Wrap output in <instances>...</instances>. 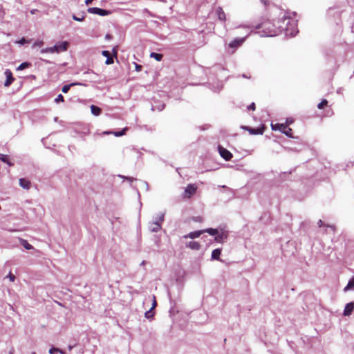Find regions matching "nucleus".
I'll return each mask as SVG.
<instances>
[{"label": "nucleus", "mask_w": 354, "mask_h": 354, "mask_svg": "<svg viewBox=\"0 0 354 354\" xmlns=\"http://www.w3.org/2000/svg\"><path fill=\"white\" fill-rule=\"evenodd\" d=\"M64 101V98L62 94L58 95V96L55 98V102L57 103L63 102Z\"/></svg>", "instance_id": "c756f323"}, {"label": "nucleus", "mask_w": 354, "mask_h": 354, "mask_svg": "<svg viewBox=\"0 0 354 354\" xmlns=\"http://www.w3.org/2000/svg\"><path fill=\"white\" fill-rule=\"evenodd\" d=\"M127 130V128H124L120 131L113 132V133L110 132V131H104L103 133L104 134L113 133L115 136L119 137V136H122L124 135Z\"/></svg>", "instance_id": "412c9836"}, {"label": "nucleus", "mask_w": 354, "mask_h": 354, "mask_svg": "<svg viewBox=\"0 0 354 354\" xmlns=\"http://www.w3.org/2000/svg\"><path fill=\"white\" fill-rule=\"evenodd\" d=\"M151 57L154 58L156 60L160 62L162 60L163 55L160 53H151L150 55Z\"/></svg>", "instance_id": "5701e85b"}, {"label": "nucleus", "mask_w": 354, "mask_h": 354, "mask_svg": "<svg viewBox=\"0 0 354 354\" xmlns=\"http://www.w3.org/2000/svg\"><path fill=\"white\" fill-rule=\"evenodd\" d=\"M93 1V0H86V1H85V3H86V5H88V4H90Z\"/></svg>", "instance_id": "58836bf2"}, {"label": "nucleus", "mask_w": 354, "mask_h": 354, "mask_svg": "<svg viewBox=\"0 0 354 354\" xmlns=\"http://www.w3.org/2000/svg\"><path fill=\"white\" fill-rule=\"evenodd\" d=\"M5 75L6 76V82L4 83V86H9L14 82L15 78L12 76V73L11 71L9 70V69H7L5 71Z\"/></svg>", "instance_id": "1a4fd4ad"}, {"label": "nucleus", "mask_w": 354, "mask_h": 354, "mask_svg": "<svg viewBox=\"0 0 354 354\" xmlns=\"http://www.w3.org/2000/svg\"><path fill=\"white\" fill-rule=\"evenodd\" d=\"M215 241L216 242H219V243H221L223 241V236L222 234H217L216 236H215Z\"/></svg>", "instance_id": "7c9ffc66"}, {"label": "nucleus", "mask_w": 354, "mask_h": 354, "mask_svg": "<svg viewBox=\"0 0 354 354\" xmlns=\"http://www.w3.org/2000/svg\"><path fill=\"white\" fill-rule=\"evenodd\" d=\"M248 34L245 35L243 38H236L232 42L229 44V47L232 48H236L242 45V44L245 40V38L248 37Z\"/></svg>", "instance_id": "0eeeda50"}, {"label": "nucleus", "mask_w": 354, "mask_h": 354, "mask_svg": "<svg viewBox=\"0 0 354 354\" xmlns=\"http://www.w3.org/2000/svg\"><path fill=\"white\" fill-rule=\"evenodd\" d=\"M136 64V70L137 71H140L141 69H142V66L141 65H138L137 64Z\"/></svg>", "instance_id": "c9c22d12"}, {"label": "nucleus", "mask_w": 354, "mask_h": 354, "mask_svg": "<svg viewBox=\"0 0 354 354\" xmlns=\"http://www.w3.org/2000/svg\"><path fill=\"white\" fill-rule=\"evenodd\" d=\"M32 354H36L35 353H32Z\"/></svg>", "instance_id": "79ce46f5"}, {"label": "nucleus", "mask_w": 354, "mask_h": 354, "mask_svg": "<svg viewBox=\"0 0 354 354\" xmlns=\"http://www.w3.org/2000/svg\"><path fill=\"white\" fill-rule=\"evenodd\" d=\"M327 105H328V101L326 99H324L322 100V102L318 104L317 108L319 109H323Z\"/></svg>", "instance_id": "bb28decb"}, {"label": "nucleus", "mask_w": 354, "mask_h": 354, "mask_svg": "<svg viewBox=\"0 0 354 354\" xmlns=\"http://www.w3.org/2000/svg\"><path fill=\"white\" fill-rule=\"evenodd\" d=\"M157 306V302H156V297L153 295V304H152V308H156Z\"/></svg>", "instance_id": "72a5a7b5"}, {"label": "nucleus", "mask_w": 354, "mask_h": 354, "mask_svg": "<svg viewBox=\"0 0 354 354\" xmlns=\"http://www.w3.org/2000/svg\"><path fill=\"white\" fill-rule=\"evenodd\" d=\"M91 113L95 115H99L102 112L101 109L95 105H91Z\"/></svg>", "instance_id": "aec40b11"}, {"label": "nucleus", "mask_w": 354, "mask_h": 354, "mask_svg": "<svg viewBox=\"0 0 354 354\" xmlns=\"http://www.w3.org/2000/svg\"><path fill=\"white\" fill-rule=\"evenodd\" d=\"M354 288V277L348 281L347 286L344 288V291Z\"/></svg>", "instance_id": "a878e982"}, {"label": "nucleus", "mask_w": 354, "mask_h": 354, "mask_svg": "<svg viewBox=\"0 0 354 354\" xmlns=\"http://www.w3.org/2000/svg\"><path fill=\"white\" fill-rule=\"evenodd\" d=\"M44 45V41H41V40H37L36 41L33 45H32V48H41V46H43Z\"/></svg>", "instance_id": "c85d7f7f"}, {"label": "nucleus", "mask_w": 354, "mask_h": 354, "mask_svg": "<svg viewBox=\"0 0 354 354\" xmlns=\"http://www.w3.org/2000/svg\"><path fill=\"white\" fill-rule=\"evenodd\" d=\"M216 15L218 16V18L221 20V21H225V19H226V17H225V12L223 10V9L221 8H218L216 10Z\"/></svg>", "instance_id": "f3484780"}, {"label": "nucleus", "mask_w": 354, "mask_h": 354, "mask_svg": "<svg viewBox=\"0 0 354 354\" xmlns=\"http://www.w3.org/2000/svg\"><path fill=\"white\" fill-rule=\"evenodd\" d=\"M203 231H204V232H207L208 234H209L210 235H212V236L217 235L218 234V230L214 229V228H208Z\"/></svg>", "instance_id": "b1692460"}, {"label": "nucleus", "mask_w": 354, "mask_h": 354, "mask_svg": "<svg viewBox=\"0 0 354 354\" xmlns=\"http://www.w3.org/2000/svg\"><path fill=\"white\" fill-rule=\"evenodd\" d=\"M88 12L89 13L98 15L100 16H106V15H109L111 14V11H109V10H104V9L95 8V7L89 8L88 9Z\"/></svg>", "instance_id": "39448f33"}, {"label": "nucleus", "mask_w": 354, "mask_h": 354, "mask_svg": "<svg viewBox=\"0 0 354 354\" xmlns=\"http://www.w3.org/2000/svg\"><path fill=\"white\" fill-rule=\"evenodd\" d=\"M75 85H80V83H71L70 84L64 85L62 87V91L63 93H66L69 91L70 88L71 86H75Z\"/></svg>", "instance_id": "4be33fe9"}, {"label": "nucleus", "mask_w": 354, "mask_h": 354, "mask_svg": "<svg viewBox=\"0 0 354 354\" xmlns=\"http://www.w3.org/2000/svg\"><path fill=\"white\" fill-rule=\"evenodd\" d=\"M248 110L254 111L256 109V105L254 102H252L250 105L248 106Z\"/></svg>", "instance_id": "2f4dec72"}, {"label": "nucleus", "mask_w": 354, "mask_h": 354, "mask_svg": "<svg viewBox=\"0 0 354 354\" xmlns=\"http://www.w3.org/2000/svg\"><path fill=\"white\" fill-rule=\"evenodd\" d=\"M221 254V249H215L212 251V259H215V260H218V261H221L220 259V255Z\"/></svg>", "instance_id": "a211bd4d"}, {"label": "nucleus", "mask_w": 354, "mask_h": 354, "mask_svg": "<svg viewBox=\"0 0 354 354\" xmlns=\"http://www.w3.org/2000/svg\"><path fill=\"white\" fill-rule=\"evenodd\" d=\"M41 53H59V49H58V46H56L55 45L53 47H49V48H46L42 49L41 50Z\"/></svg>", "instance_id": "2eb2a0df"}, {"label": "nucleus", "mask_w": 354, "mask_h": 354, "mask_svg": "<svg viewBox=\"0 0 354 354\" xmlns=\"http://www.w3.org/2000/svg\"><path fill=\"white\" fill-rule=\"evenodd\" d=\"M103 56L106 57V59L105 61V64L106 65H109L113 63V59L111 55V53L108 50H103L102 52Z\"/></svg>", "instance_id": "f8f14e48"}, {"label": "nucleus", "mask_w": 354, "mask_h": 354, "mask_svg": "<svg viewBox=\"0 0 354 354\" xmlns=\"http://www.w3.org/2000/svg\"><path fill=\"white\" fill-rule=\"evenodd\" d=\"M186 247L192 250H198L201 248V245L198 242L193 241L187 243Z\"/></svg>", "instance_id": "4468645a"}, {"label": "nucleus", "mask_w": 354, "mask_h": 354, "mask_svg": "<svg viewBox=\"0 0 354 354\" xmlns=\"http://www.w3.org/2000/svg\"><path fill=\"white\" fill-rule=\"evenodd\" d=\"M73 19L75 21H81L83 20V18H79V17H77L76 16H73Z\"/></svg>", "instance_id": "4c0bfd02"}, {"label": "nucleus", "mask_w": 354, "mask_h": 354, "mask_svg": "<svg viewBox=\"0 0 354 354\" xmlns=\"http://www.w3.org/2000/svg\"><path fill=\"white\" fill-rule=\"evenodd\" d=\"M197 187L194 184H189L184 192L183 197L189 198L196 192Z\"/></svg>", "instance_id": "7ed1b4c3"}, {"label": "nucleus", "mask_w": 354, "mask_h": 354, "mask_svg": "<svg viewBox=\"0 0 354 354\" xmlns=\"http://www.w3.org/2000/svg\"><path fill=\"white\" fill-rule=\"evenodd\" d=\"M272 129L274 131L279 130L282 133H285L286 136L289 137H292V129L288 127L287 124H271Z\"/></svg>", "instance_id": "f257e3e1"}, {"label": "nucleus", "mask_w": 354, "mask_h": 354, "mask_svg": "<svg viewBox=\"0 0 354 354\" xmlns=\"http://www.w3.org/2000/svg\"><path fill=\"white\" fill-rule=\"evenodd\" d=\"M30 66V63H28V62H24L22 64H21L18 67H17V70L18 71H21V70H24L28 67H29Z\"/></svg>", "instance_id": "cd10ccee"}, {"label": "nucleus", "mask_w": 354, "mask_h": 354, "mask_svg": "<svg viewBox=\"0 0 354 354\" xmlns=\"http://www.w3.org/2000/svg\"><path fill=\"white\" fill-rule=\"evenodd\" d=\"M272 25L270 22H264L262 24V27L266 30H268V32H265L266 33V35L268 37H272L277 35L279 30L277 29L272 28Z\"/></svg>", "instance_id": "f03ea898"}, {"label": "nucleus", "mask_w": 354, "mask_h": 354, "mask_svg": "<svg viewBox=\"0 0 354 354\" xmlns=\"http://www.w3.org/2000/svg\"><path fill=\"white\" fill-rule=\"evenodd\" d=\"M28 41H27L25 38H22L21 40H19L18 41V43L21 44V45H23V44H24L26 43H28Z\"/></svg>", "instance_id": "f704fd0d"}, {"label": "nucleus", "mask_w": 354, "mask_h": 354, "mask_svg": "<svg viewBox=\"0 0 354 354\" xmlns=\"http://www.w3.org/2000/svg\"><path fill=\"white\" fill-rule=\"evenodd\" d=\"M0 160L9 166H12L13 163L10 161L9 156L0 153Z\"/></svg>", "instance_id": "dca6fc26"}, {"label": "nucleus", "mask_w": 354, "mask_h": 354, "mask_svg": "<svg viewBox=\"0 0 354 354\" xmlns=\"http://www.w3.org/2000/svg\"><path fill=\"white\" fill-rule=\"evenodd\" d=\"M58 46V49H59V52L66 51L68 47V43L67 41H62L55 45Z\"/></svg>", "instance_id": "6ab92c4d"}, {"label": "nucleus", "mask_w": 354, "mask_h": 354, "mask_svg": "<svg viewBox=\"0 0 354 354\" xmlns=\"http://www.w3.org/2000/svg\"><path fill=\"white\" fill-rule=\"evenodd\" d=\"M218 149L221 156L223 159H225L227 161L231 160V158H232V154L227 149H226L222 146H218Z\"/></svg>", "instance_id": "423d86ee"}, {"label": "nucleus", "mask_w": 354, "mask_h": 354, "mask_svg": "<svg viewBox=\"0 0 354 354\" xmlns=\"http://www.w3.org/2000/svg\"><path fill=\"white\" fill-rule=\"evenodd\" d=\"M163 221V216H162L160 219L156 222H153L151 224L150 230L151 232H158L161 229V223Z\"/></svg>", "instance_id": "6e6552de"}, {"label": "nucleus", "mask_w": 354, "mask_h": 354, "mask_svg": "<svg viewBox=\"0 0 354 354\" xmlns=\"http://www.w3.org/2000/svg\"><path fill=\"white\" fill-rule=\"evenodd\" d=\"M20 242L26 250H31L33 248V247L30 243H28L26 240L21 239Z\"/></svg>", "instance_id": "393cba45"}, {"label": "nucleus", "mask_w": 354, "mask_h": 354, "mask_svg": "<svg viewBox=\"0 0 354 354\" xmlns=\"http://www.w3.org/2000/svg\"><path fill=\"white\" fill-rule=\"evenodd\" d=\"M204 232L203 230H198V231H195V232H190L188 234H186V235H184L183 236V238L184 239H188V238H190V239H195V238H198Z\"/></svg>", "instance_id": "9b49d317"}, {"label": "nucleus", "mask_w": 354, "mask_h": 354, "mask_svg": "<svg viewBox=\"0 0 354 354\" xmlns=\"http://www.w3.org/2000/svg\"><path fill=\"white\" fill-rule=\"evenodd\" d=\"M243 129L248 131L250 134H252V135H262L264 132V130L266 129L265 127V125L264 124H262L260 127H258V128H251V127H242Z\"/></svg>", "instance_id": "20e7f679"}, {"label": "nucleus", "mask_w": 354, "mask_h": 354, "mask_svg": "<svg viewBox=\"0 0 354 354\" xmlns=\"http://www.w3.org/2000/svg\"><path fill=\"white\" fill-rule=\"evenodd\" d=\"M164 107H165V104H162L161 106L158 108V110L161 111L164 109Z\"/></svg>", "instance_id": "ea45409f"}, {"label": "nucleus", "mask_w": 354, "mask_h": 354, "mask_svg": "<svg viewBox=\"0 0 354 354\" xmlns=\"http://www.w3.org/2000/svg\"><path fill=\"white\" fill-rule=\"evenodd\" d=\"M7 277H8L10 279V280L11 281H12V282H13V281H15V275H14L13 274H12L11 272H10Z\"/></svg>", "instance_id": "473e14b6"}, {"label": "nucleus", "mask_w": 354, "mask_h": 354, "mask_svg": "<svg viewBox=\"0 0 354 354\" xmlns=\"http://www.w3.org/2000/svg\"><path fill=\"white\" fill-rule=\"evenodd\" d=\"M59 350L58 348H50V351H49V353L50 354H53V353L55 351H59Z\"/></svg>", "instance_id": "e433bc0d"}, {"label": "nucleus", "mask_w": 354, "mask_h": 354, "mask_svg": "<svg viewBox=\"0 0 354 354\" xmlns=\"http://www.w3.org/2000/svg\"><path fill=\"white\" fill-rule=\"evenodd\" d=\"M19 185L26 189H29L30 188L31 183L30 180L26 178H20L19 179Z\"/></svg>", "instance_id": "ddd939ff"}, {"label": "nucleus", "mask_w": 354, "mask_h": 354, "mask_svg": "<svg viewBox=\"0 0 354 354\" xmlns=\"http://www.w3.org/2000/svg\"><path fill=\"white\" fill-rule=\"evenodd\" d=\"M353 310H354L353 302L348 303L345 306V308L344 310V316H350L352 314Z\"/></svg>", "instance_id": "9d476101"}, {"label": "nucleus", "mask_w": 354, "mask_h": 354, "mask_svg": "<svg viewBox=\"0 0 354 354\" xmlns=\"http://www.w3.org/2000/svg\"><path fill=\"white\" fill-rule=\"evenodd\" d=\"M113 53H114V55L116 56V55H117V52H116L115 50H114V52H113Z\"/></svg>", "instance_id": "a19ab883"}]
</instances>
